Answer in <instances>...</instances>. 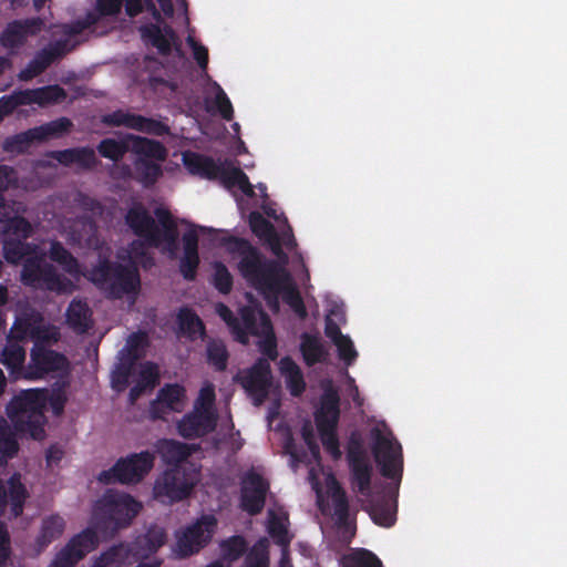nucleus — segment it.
Listing matches in <instances>:
<instances>
[{"label": "nucleus", "instance_id": "1", "mask_svg": "<svg viewBox=\"0 0 567 567\" xmlns=\"http://www.w3.org/2000/svg\"><path fill=\"white\" fill-rule=\"evenodd\" d=\"M219 243L226 247L229 254L239 258L237 269L241 277L262 292L270 306L278 309L281 284L290 279L285 268L276 260L266 258L256 246L245 238L224 236Z\"/></svg>", "mask_w": 567, "mask_h": 567}, {"label": "nucleus", "instance_id": "2", "mask_svg": "<svg viewBox=\"0 0 567 567\" xmlns=\"http://www.w3.org/2000/svg\"><path fill=\"white\" fill-rule=\"evenodd\" d=\"M141 508L142 504L132 495L107 489L93 507L95 528L104 538H111L130 526Z\"/></svg>", "mask_w": 567, "mask_h": 567}, {"label": "nucleus", "instance_id": "3", "mask_svg": "<svg viewBox=\"0 0 567 567\" xmlns=\"http://www.w3.org/2000/svg\"><path fill=\"white\" fill-rule=\"evenodd\" d=\"M25 208H17L16 215L11 216L9 208L1 217L0 243L4 260L13 266L21 264L23 258L32 252H37L38 245L28 241L34 234V226L19 213H24Z\"/></svg>", "mask_w": 567, "mask_h": 567}, {"label": "nucleus", "instance_id": "4", "mask_svg": "<svg viewBox=\"0 0 567 567\" xmlns=\"http://www.w3.org/2000/svg\"><path fill=\"white\" fill-rule=\"evenodd\" d=\"M90 280L112 299L135 293L141 286L140 272L135 266L123 265L106 258L100 259L91 269Z\"/></svg>", "mask_w": 567, "mask_h": 567}, {"label": "nucleus", "instance_id": "5", "mask_svg": "<svg viewBox=\"0 0 567 567\" xmlns=\"http://www.w3.org/2000/svg\"><path fill=\"white\" fill-rule=\"evenodd\" d=\"M131 138V152L136 155L134 165V178L144 187L153 186L162 176L163 171L158 162H163L167 157L165 146L155 140L137 135H128Z\"/></svg>", "mask_w": 567, "mask_h": 567}, {"label": "nucleus", "instance_id": "6", "mask_svg": "<svg viewBox=\"0 0 567 567\" xmlns=\"http://www.w3.org/2000/svg\"><path fill=\"white\" fill-rule=\"evenodd\" d=\"M7 415L17 432L40 439L44 433L43 404L35 391H23L7 405Z\"/></svg>", "mask_w": 567, "mask_h": 567}, {"label": "nucleus", "instance_id": "7", "mask_svg": "<svg viewBox=\"0 0 567 567\" xmlns=\"http://www.w3.org/2000/svg\"><path fill=\"white\" fill-rule=\"evenodd\" d=\"M47 255L38 247L37 252H32L21 261L22 269L20 280L25 287L35 289L64 292L71 281L61 276L56 268L47 261Z\"/></svg>", "mask_w": 567, "mask_h": 567}, {"label": "nucleus", "instance_id": "8", "mask_svg": "<svg viewBox=\"0 0 567 567\" xmlns=\"http://www.w3.org/2000/svg\"><path fill=\"white\" fill-rule=\"evenodd\" d=\"M197 482V472L193 465L167 467L153 486V496L162 503L173 504L187 498Z\"/></svg>", "mask_w": 567, "mask_h": 567}, {"label": "nucleus", "instance_id": "9", "mask_svg": "<svg viewBox=\"0 0 567 567\" xmlns=\"http://www.w3.org/2000/svg\"><path fill=\"white\" fill-rule=\"evenodd\" d=\"M154 462L155 454L150 451L131 453L125 457H120L111 468L102 471L97 480L105 485L138 484L152 471Z\"/></svg>", "mask_w": 567, "mask_h": 567}, {"label": "nucleus", "instance_id": "10", "mask_svg": "<svg viewBox=\"0 0 567 567\" xmlns=\"http://www.w3.org/2000/svg\"><path fill=\"white\" fill-rule=\"evenodd\" d=\"M339 403L340 399L337 392H326L321 398L320 409L315 414L321 443L334 461L339 460L342 455L337 435L340 416Z\"/></svg>", "mask_w": 567, "mask_h": 567}, {"label": "nucleus", "instance_id": "11", "mask_svg": "<svg viewBox=\"0 0 567 567\" xmlns=\"http://www.w3.org/2000/svg\"><path fill=\"white\" fill-rule=\"evenodd\" d=\"M372 454L380 467L381 475L395 481L398 484L403 475V454L399 442L377 431Z\"/></svg>", "mask_w": 567, "mask_h": 567}, {"label": "nucleus", "instance_id": "12", "mask_svg": "<svg viewBox=\"0 0 567 567\" xmlns=\"http://www.w3.org/2000/svg\"><path fill=\"white\" fill-rule=\"evenodd\" d=\"M97 529L87 527L73 536L49 567H73L99 546Z\"/></svg>", "mask_w": 567, "mask_h": 567}, {"label": "nucleus", "instance_id": "13", "mask_svg": "<svg viewBox=\"0 0 567 567\" xmlns=\"http://www.w3.org/2000/svg\"><path fill=\"white\" fill-rule=\"evenodd\" d=\"M217 525L213 515H204L196 523L188 526L177 538V548L181 557H188L198 553L212 539Z\"/></svg>", "mask_w": 567, "mask_h": 567}, {"label": "nucleus", "instance_id": "14", "mask_svg": "<svg viewBox=\"0 0 567 567\" xmlns=\"http://www.w3.org/2000/svg\"><path fill=\"white\" fill-rule=\"evenodd\" d=\"M236 380L254 399L256 405L264 403L268 398L272 380L268 359L259 358L243 375H237Z\"/></svg>", "mask_w": 567, "mask_h": 567}, {"label": "nucleus", "instance_id": "15", "mask_svg": "<svg viewBox=\"0 0 567 567\" xmlns=\"http://www.w3.org/2000/svg\"><path fill=\"white\" fill-rule=\"evenodd\" d=\"M68 360L64 354L45 348L42 343H35L31 350L30 362L25 368L23 378L37 380L50 372L65 369Z\"/></svg>", "mask_w": 567, "mask_h": 567}, {"label": "nucleus", "instance_id": "16", "mask_svg": "<svg viewBox=\"0 0 567 567\" xmlns=\"http://www.w3.org/2000/svg\"><path fill=\"white\" fill-rule=\"evenodd\" d=\"M269 483L254 470H249L241 481L240 507L249 515L261 513L266 504Z\"/></svg>", "mask_w": 567, "mask_h": 567}, {"label": "nucleus", "instance_id": "17", "mask_svg": "<svg viewBox=\"0 0 567 567\" xmlns=\"http://www.w3.org/2000/svg\"><path fill=\"white\" fill-rule=\"evenodd\" d=\"M347 460L350 468L352 486L364 497L370 496V494H372V465L359 442L351 441L348 449Z\"/></svg>", "mask_w": 567, "mask_h": 567}, {"label": "nucleus", "instance_id": "18", "mask_svg": "<svg viewBox=\"0 0 567 567\" xmlns=\"http://www.w3.org/2000/svg\"><path fill=\"white\" fill-rule=\"evenodd\" d=\"M125 224L133 234L145 240L152 248L161 247L158 236V221L152 217L148 210L141 203H134L125 214Z\"/></svg>", "mask_w": 567, "mask_h": 567}, {"label": "nucleus", "instance_id": "19", "mask_svg": "<svg viewBox=\"0 0 567 567\" xmlns=\"http://www.w3.org/2000/svg\"><path fill=\"white\" fill-rule=\"evenodd\" d=\"M216 427V415L209 409H202L194 405L192 412L185 414L177 423L178 434L186 439L193 440L207 435Z\"/></svg>", "mask_w": 567, "mask_h": 567}, {"label": "nucleus", "instance_id": "20", "mask_svg": "<svg viewBox=\"0 0 567 567\" xmlns=\"http://www.w3.org/2000/svg\"><path fill=\"white\" fill-rule=\"evenodd\" d=\"M228 159L215 161L213 157L196 152H187L183 155V163L192 175L208 181L221 183L227 169Z\"/></svg>", "mask_w": 567, "mask_h": 567}, {"label": "nucleus", "instance_id": "21", "mask_svg": "<svg viewBox=\"0 0 567 567\" xmlns=\"http://www.w3.org/2000/svg\"><path fill=\"white\" fill-rule=\"evenodd\" d=\"M44 27V20L40 17L9 22L1 33L0 42L7 49H16L23 45L28 37L37 35Z\"/></svg>", "mask_w": 567, "mask_h": 567}, {"label": "nucleus", "instance_id": "22", "mask_svg": "<svg viewBox=\"0 0 567 567\" xmlns=\"http://www.w3.org/2000/svg\"><path fill=\"white\" fill-rule=\"evenodd\" d=\"M71 49L68 48L66 40H59L49 48L37 52L34 58L20 71L21 81H30L43 73L56 59L65 55Z\"/></svg>", "mask_w": 567, "mask_h": 567}, {"label": "nucleus", "instance_id": "23", "mask_svg": "<svg viewBox=\"0 0 567 567\" xmlns=\"http://www.w3.org/2000/svg\"><path fill=\"white\" fill-rule=\"evenodd\" d=\"M140 33L142 40L154 47L163 56L171 55L173 45L181 51L177 34L171 25H165L162 29L156 23L144 24L140 28Z\"/></svg>", "mask_w": 567, "mask_h": 567}, {"label": "nucleus", "instance_id": "24", "mask_svg": "<svg viewBox=\"0 0 567 567\" xmlns=\"http://www.w3.org/2000/svg\"><path fill=\"white\" fill-rule=\"evenodd\" d=\"M367 497L365 511L374 524L391 527L396 520V502L385 493L370 494Z\"/></svg>", "mask_w": 567, "mask_h": 567}, {"label": "nucleus", "instance_id": "25", "mask_svg": "<svg viewBox=\"0 0 567 567\" xmlns=\"http://www.w3.org/2000/svg\"><path fill=\"white\" fill-rule=\"evenodd\" d=\"M28 497V491L21 482V475L14 473L8 480V489L0 478V512H3L7 507L8 501L11 504V512L14 517L20 516L23 513L25 499Z\"/></svg>", "mask_w": 567, "mask_h": 567}, {"label": "nucleus", "instance_id": "26", "mask_svg": "<svg viewBox=\"0 0 567 567\" xmlns=\"http://www.w3.org/2000/svg\"><path fill=\"white\" fill-rule=\"evenodd\" d=\"M182 241L184 255L179 260V271L185 280L193 281L196 278L200 262L198 255V235L196 229L192 228L186 230L182 236Z\"/></svg>", "mask_w": 567, "mask_h": 567}, {"label": "nucleus", "instance_id": "27", "mask_svg": "<svg viewBox=\"0 0 567 567\" xmlns=\"http://www.w3.org/2000/svg\"><path fill=\"white\" fill-rule=\"evenodd\" d=\"M30 338L35 343H43L50 340L49 330L40 323V320H33L29 317L19 318L13 323L8 339L17 342H23Z\"/></svg>", "mask_w": 567, "mask_h": 567}, {"label": "nucleus", "instance_id": "28", "mask_svg": "<svg viewBox=\"0 0 567 567\" xmlns=\"http://www.w3.org/2000/svg\"><path fill=\"white\" fill-rule=\"evenodd\" d=\"M156 451L163 463L169 467L177 465H192L190 463L185 462L192 454V450L186 443L163 439L157 442Z\"/></svg>", "mask_w": 567, "mask_h": 567}, {"label": "nucleus", "instance_id": "29", "mask_svg": "<svg viewBox=\"0 0 567 567\" xmlns=\"http://www.w3.org/2000/svg\"><path fill=\"white\" fill-rule=\"evenodd\" d=\"M68 326L79 334L86 333L93 324L92 311L82 300H72L65 313Z\"/></svg>", "mask_w": 567, "mask_h": 567}, {"label": "nucleus", "instance_id": "30", "mask_svg": "<svg viewBox=\"0 0 567 567\" xmlns=\"http://www.w3.org/2000/svg\"><path fill=\"white\" fill-rule=\"evenodd\" d=\"M299 349L307 367L324 362L328 357V351L318 334L301 333Z\"/></svg>", "mask_w": 567, "mask_h": 567}, {"label": "nucleus", "instance_id": "31", "mask_svg": "<svg viewBox=\"0 0 567 567\" xmlns=\"http://www.w3.org/2000/svg\"><path fill=\"white\" fill-rule=\"evenodd\" d=\"M279 371L284 375L286 386L292 396H300L306 390V381L300 367L289 355L279 361Z\"/></svg>", "mask_w": 567, "mask_h": 567}, {"label": "nucleus", "instance_id": "32", "mask_svg": "<svg viewBox=\"0 0 567 567\" xmlns=\"http://www.w3.org/2000/svg\"><path fill=\"white\" fill-rule=\"evenodd\" d=\"M0 361L9 370L11 377L16 379L23 377L25 371L23 368L25 361L24 347L20 342L8 339L1 352Z\"/></svg>", "mask_w": 567, "mask_h": 567}, {"label": "nucleus", "instance_id": "33", "mask_svg": "<svg viewBox=\"0 0 567 567\" xmlns=\"http://www.w3.org/2000/svg\"><path fill=\"white\" fill-rule=\"evenodd\" d=\"M177 323L179 331L192 341L198 338L204 339L206 337V329L203 320L188 307L179 309Z\"/></svg>", "mask_w": 567, "mask_h": 567}, {"label": "nucleus", "instance_id": "34", "mask_svg": "<svg viewBox=\"0 0 567 567\" xmlns=\"http://www.w3.org/2000/svg\"><path fill=\"white\" fill-rule=\"evenodd\" d=\"M137 360L138 355L125 354L121 358L112 372V385L116 391H124L128 386L130 379L135 374Z\"/></svg>", "mask_w": 567, "mask_h": 567}, {"label": "nucleus", "instance_id": "35", "mask_svg": "<svg viewBox=\"0 0 567 567\" xmlns=\"http://www.w3.org/2000/svg\"><path fill=\"white\" fill-rule=\"evenodd\" d=\"M341 567H383L381 559L365 548L350 549L340 558Z\"/></svg>", "mask_w": 567, "mask_h": 567}, {"label": "nucleus", "instance_id": "36", "mask_svg": "<svg viewBox=\"0 0 567 567\" xmlns=\"http://www.w3.org/2000/svg\"><path fill=\"white\" fill-rule=\"evenodd\" d=\"M154 214L158 221L161 246L163 244L174 245V243H178V227L171 212L165 208H156Z\"/></svg>", "mask_w": 567, "mask_h": 567}, {"label": "nucleus", "instance_id": "37", "mask_svg": "<svg viewBox=\"0 0 567 567\" xmlns=\"http://www.w3.org/2000/svg\"><path fill=\"white\" fill-rule=\"evenodd\" d=\"M227 164L228 166L220 184L227 189L238 187L248 197L255 196L254 187L246 173L240 167L234 166L231 161L227 162Z\"/></svg>", "mask_w": 567, "mask_h": 567}, {"label": "nucleus", "instance_id": "38", "mask_svg": "<svg viewBox=\"0 0 567 567\" xmlns=\"http://www.w3.org/2000/svg\"><path fill=\"white\" fill-rule=\"evenodd\" d=\"M128 135L130 134H126L124 138L118 141L114 138L102 140L96 146L99 154L104 158L117 163L127 152H131L132 141L128 138Z\"/></svg>", "mask_w": 567, "mask_h": 567}, {"label": "nucleus", "instance_id": "39", "mask_svg": "<svg viewBox=\"0 0 567 567\" xmlns=\"http://www.w3.org/2000/svg\"><path fill=\"white\" fill-rule=\"evenodd\" d=\"M156 399L173 412H181L185 405L186 389L178 383L165 384L158 390Z\"/></svg>", "mask_w": 567, "mask_h": 567}, {"label": "nucleus", "instance_id": "40", "mask_svg": "<svg viewBox=\"0 0 567 567\" xmlns=\"http://www.w3.org/2000/svg\"><path fill=\"white\" fill-rule=\"evenodd\" d=\"M65 522L60 515L53 514L45 517L42 520L40 534L37 538L38 545L40 547L48 546L63 534Z\"/></svg>", "mask_w": 567, "mask_h": 567}, {"label": "nucleus", "instance_id": "41", "mask_svg": "<svg viewBox=\"0 0 567 567\" xmlns=\"http://www.w3.org/2000/svg\"><path fill=\"white\" fill-rule=\"evenodd\" d=\"M257 316L254 309L244 307L238 318V329H235L234 336L240 343H247L249 336H258Z\"/></svg>", "mask_w": 567, "mask_h": 567}, {"label": "nucleus", "instance_id": "42", "mask_svg": "<svg viewBox=\"0 0 567 567\" xmlns=\"http://www.w3.org/2000/svg\"><path fill=\"white\" fill-rule=\"evenodd\" d=\"M38 127L18 133L4 141L3 147L8 152L24 153L35 142H42Z\"/></svg>", "mask_w": 567, "mask_h": 567}, {"label": "nucleus", "instance_id": "43", "mask_svg": "<svg viewBox=\"0 0 567 567\" xmlns=\"http://www.w3.org/2000/svg\"><path fill=\"white\" fill-rule=\"evenodd\" d=\"M49 258L59 264L70 275L79 271L78 259L59 240H53L49 249Z\"/></svg>", "mask_w": 567, "mask_h": 567}, {"label": "nucleus", "instance_id": "44", "mask_svg": "<svg viewBox=\"0 0 567 567\" xmlns=\"http://www.w3.org/2000/svg\"><path fill=\"white\" fill-rule=\"evenodd\" d=\"M329 493L332 499L333 514L339 524H346L349 518V502L346 491L337 480L329 485Z\"/></svg>", "mask_w": 567, "mask_h": 567}, {"label": "nucleus", "instance_id": "45", "mask_svg": "<svg viewBox=\"0 0 567 567\" xmlns=\"http://www.w3.org/2000/svg\"><path fill=\"white\" fill-rule=\"evenodd\" d=\"M207 362L218 372L227 368L229 353L221 340H210L206 347Z\"/></svg>", "mask_w": 567, "mask_h": 567}, {"label": "nucleus", "instance_id": "46", "mask_svg": "<svg viewBox=\"0 0 567 567\" xmlns=\"http://www.w3.org/2000/svg\"><path fill=\"white\" fill-rule=\"evenodd\" d=\"M19 450L10 426L3 417H0V463L12 458Z\"/></svg>", "mask_w": 567, "mask_h": 567}, {"label": "nucleus", "instance_id": "47", "mask_svg": "<svg viewBox=\"0 0 567 567\" xmlns=\"http://www.w3.org/2000/svg\"><path fill=\"white\" fill-rule=\"evenodd\" d=\"M133 130L155 136H163L169 133V127L165 123L140 114H135Z\"/></svg>", "mask_w": 567, "mask_h": 567}, {"label": "nucleus", "instance_id": "48", "mask_svg": "<svg viewBox=\"0 0 567 567\" xmlns=\"http://www.w3.org/2000/svg\"><path fill=\"white\" fill-rule=\"evenodd\" d=\"M251 231L262 240L276 236L275 226L266 219L259 212H251L248 217Z\"/></svg>", "mask_w": 567, "mask_h": 567}, {"label": "nucleus", "instance_id": "49", "mask_svg": "<svg viewBox=\"0 0 567 567\" xmlns=\"http://www.w3.org/2000/svg\"><path fill=\"white\" fill-rule=\"evenodd\" d=\"M213 285L223 295H228L234 285V278L226 265L221 261H215L213 265Z\"/></svg>", "mask_w": 567, "mask_h": 567}, {"label": "nucleus", "instance_id": "50", "mask_svg": "<svg viewBox=\"0 0 567 567\" xmlns=\"http://www.w3.org/2000/svg\"><path fill=\"white\" fill-rule=\"evenodd\" d=\"M221 555L225 560L234 561L241 557L247 549V543L243 536L236 535L220 544Z\"/></svg>", "mask_w": 567, "mask_h": 567}, {"label": "nucleus", "instance_id": "51", "mask_svg": "<svg viewBox=\"0 0 567 567\" xmlns=\"http://www.w3.org/2000/svg\"><path fill=\"white\" fill-rule=\"evenodd\" d=\"M286 281L281 284L282 299L293 310V312L300 318L307 317V309L299 291L293 286H285Z\"/></svg>", "mask_w": 567, "mask_h": 567}, {"label": "nucleus", "instance_id": "52", "mask_svg": "<svg viewBox=\"0 0 567 567\" xmlns=\"http://www.w3.org/2000/svg\"><path fill=\"white\" fill-rule=\"evenodd\" d=\"M37 104L40 106L62 102L66 92L60 85H48L35 89Z\"/></svg>", "mask_w": 567, "mask_h": 567}, {"label": "nucleus", "instance_id": "53", "mask_svg": "<svg viewBox=\"0 0 567 567\" xmlns=\"http://www.w3.org/2000/svg\"><path fill=\"white\" fill-rule=\"evenodd\" d=\"M41 131L40 136L42 142L50 137H58L64 133H68L72 127V122L68 117H60L55 121L47 123L44 125L37 126Z\"/></svg>", "mask_w": 567, "mask_h": 567}, {"label": "nucleus", "instance_id": "54", "mask_svg": "<svg viewBox=\"0 0 567 567\" xmlns=\"http://www.w3.org/2000/svg\"><path fill=\"white\" fill-rule=\"evenodd\" d=\"M134 118L135 114L124 110H116L112 113L102 115L101 122L102 124L111 127L124 126L126 128L133 130Z\"/></svg>", "mask_w": 567, "mask_h": 567}, {"label": "nucleus", "instance_id": "55", "mask_svg": "<svg viewBox=\"0 0 567 567\" xmlns=\"http://www.w3.org/2000/svg\"><path fill=\"white\" fill-rule=\"evenodd\" d=\"M159 380V370L157 364L151 361L141 363L136 382L153 390Z\"/></svg>", "mask_w": 567, "mask_h": 567}, {"label": "nucleus", "instance_id": "56", "mask_svg": "<svg viewBox=\"0 0 567 567\" xmlns=\"http://www.w3.org/2000/svg\"><path fill=\"white\" fill-rule=\"evenodd\" d=\"M99 21V16L95 12H89L82 20H76L72 23L63 24L62 32L65 35L74 37L81 34L84 30L90 29Z\"/></svg>", "mask_w": 567, "mask_h": 567}, {"label": "nucleus", "instance_id": "57", "mask_svg": "<svg viewBox=\"0 0 567 567\" xmlns=\"http://www.w3.org/2000/svg\"><path fill=\"white\" fill-rule=\"evenodd\" d=\"M268 532L277 545L281 547L289 546L291 542V536L289 535L286 525L278 517H274L270 519Z\"/></svg>", "mask_w": 567, "mask_h": 567}, {"label": "nucleus", "instance_id": "58", "mask_svg": "<svg viewBox=\"0 0 567 567\" xmlns=\"http://www.w3.org/2000/svg\"><path fill=\"white\" fill-rule=\"evenodd\" d=\"M100 164L99 158L95 155V151L92 147L83 146L76 147L75 165L84 171H92Z\"/></svg>", "mask_w": 567, "mask_h": 567}, {"label": "nucleus", "instance_id": "59", "mask_svg": "<svg viewBox=\"0 0 567 567\" xmlns=\"http://www.w3.org/2000/svg\"><path fill=\"white\" fill-rule=\"evenodd\" d=\"M103 554L112 567H121L131 557L126 544L123 543L111 546Z\"/></svg>", "mask_w": 567, "mask_h": 567}, {"label": "nucleus", "instance_id": "60", "mask_svg": "<svg viewBox=\"0 0 567 567\" xmlns=\"http://www.w3.org/2000/svg\"><path fill=\"white\" fill-rule=\"evenodd\" d=\"M216 87V95H215V104L216 107L220 114V116L226 120L230 121L234 117V109L231 105L230 100L228 99L225 91L220 87L219 84L215 83Z\"/></svg>", "mask_w": 567, "mask_h": 567}, {"label": "nucleus", "instance_id": "61", "mask_svg": "<svg viewBox=\"0 0 567 567\" xmlns=\"http://www.w3.org/2000/svg\"><path fill=\"white\" fill-rule=\"evenodd\" d=\"M333 343L338 349L339 358L342 361H344L347 363V365L352 364L353 361L358 357V352L354 349L353 342L351 341L350 337L344 336L340 340H337Z\"/></svg>", "mask_w": 567, "mask_h": 567}, {"label": "nucleus", "instance_id": "62", "mask_svg": "<svg viewBox=\"0 0 567 567\" xmlns=\"http://www.w3.org/2000/svg\"><path fill=\"white\" fill-rule=\"evenodd\" d=\"M143 539L151 543L148 551H157L166 542V532L161 526L152 525L143 534Z\"/></svg>", "mask_w": 567, "mask_h": 567}, {"label": "nucleus", "instance_id": "63", "mask_svg": "<svg viewBox=\"0 0 567 567\" xmlns=\"http://www.w3.org/2000/svg\"><path fill=\"white\" fill-rule=\"evenodd\" d=\"M128 554L135 559H145L155 551H148L151 543L143 539V535L137 536L131 544H126Z\"/></svg>", "mask_w": 567, "mask_h": 567}, {"label": "nucleus", "instance_id": "64", "mask_svg": "<svg viewBox=\"0 0 567 567\" xmlns=\"http://www.w3.org/2000/svg\"><path fill=\"white\" fill-rule=\"evenodd\" d=\"M147 346V336L145 332L138 331L132 333L126 342L127 355L141 357V350Z\"/></svg>", "mask_w": 567, "mask_h": 567}]
</instances>
